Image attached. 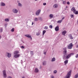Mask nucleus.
Instances as JSON below:
<instances>
[{"mask_svg":"<svg viewBox=\"0 0 78 78\" xmlns=\"http://www.w3.org/2000/svg\"><path fill=\"white\" fill-rule=\"evenodd\" d=\"M63 50H64L63 52L64 55L63 56V59H68L70 58L71 56L74 55L75 54L74 53H73L68 55L67 53V48H63Z\"/></svg>","mask_w":78,"mask_h":78,"instance_id":"nucleus-1","label":"nucleus"},{"mask_svg":"<svg viewBox=\"0 0 78 78\" xmlns=\"http://www.w3.org/2000/svg\"><path fill=\"white\" fill-rule=\"evenodd\" d=\"M72 72V70H70L67 73L66 76L65 77V78H70L71 76V73Z\"/></svg>","mask_w":78,"mask_h":78,"instance_id":"nucleus-2","label":"nucleus"},{"mask_svg":"<svg viewBox=\"0 0 78 78\" xmlns=\"http://www.w3.org/2000/svg\"><path fill=\"white\" fill-rule=\"evenodd\" d=\"M3 76L4 78H6L7 77V75H6V70H4L3 71Z\"/></svg>","mask_w":78,"mask_h":78,"instance_id":"nucleus-3","label":"nucleus"},{"mask_svg":"<svg viewBox=\"0 0 78 78\" xmlns=\"http://www.w3.org/2000/svg\"><path fill=\"white\" fill-rule=\"evenodd\" d=\"M72 47H73V44L71 43L68 46V49H72Z\"/></svg>","mask_w":78,"mask_h":78,"instance_id":"nucleus-4","label":"nucleus"},{"mask_svg":"<svg viewBox=\"0 0 78 78\" xmlns=\"http://www.w3.org/2000/svg\"><path fill=\"white\" fill-rule=\"evenodd\" d=\"M41 9H39L38 10H37L36 12V16H39V14H40V13H41Z\"/></svg>","mask_w":78,"mask_h":78,"instance_id":"nucleus-5","label":"nucleus"},{"mask_svg":"<svg viewBox=\"0 0 78 78\" xmlns=\"http://www.w3.org/2000/svg\"><path fill=\"white\" fill-rule=\"evenodd\" d=\"M12 11L15 14H16V13L18 12V10L16 9H13L12 10Z\"/></svg>","mask_w":78,"mask_h":78,"instance_id":"nucleus-6","label":"nucleus"},{"mask_svg":"<svg viewBox=\"0 0 78 78\" xmlns=\"http://www.w3.org/2000/svg\"><path fill=\"white\" fill-rule=\"evenodd\" d=\"M25 36H26V37H28V38H29L30 40H32V37H31V36H30V34H27L25 35Z\"/></svg>","mask_w":78,"mask_h":78,"instance_id":"nucleus-7","label":"nucleus"},{"mask_svg":"<svg viewBox=\"0 0 78 78\" xmlns=\"http://www.w3.org/2000/svg\"><path fill=\"white\" fill-rule=\"evenodd\" d=\"M19 56H20V54H16L14 56V58H19Z\"/></svg>","mask_w":78,"mask_h":78,"instance_id":"nucleus-8","label":"nucleus"},{"mask_svg":"<svg viewBox=\"0 0 78 78\" xmlns=\"http://www.w3.org/2000/svg\"><path fill=\"white\" fill-rule=\"evenodd\" d=\"M66 33H67V31H66V30H64L62 32V34L63 36H65V34Z\"/></svg>","mask_w":78,"mask_h":78,"instance_id":"nucleus-9","label":"nucleus"},{"mask_svg":"<svg viewBox=\"0 0 78 78\" xmlns=\"http://www.w3.org/2000/svg\"><path fill=\"white\" fill-rule=\"evenodd\" d=\"M55 30L56 31H58L59 30V26H57L55 28Z\"/></svg>","mask_w":78,"mask_h":78,"instance_id":"nucleus-10","label":"nucleus"},{"mask_svg":"<svg viewBox=\"0 0 78 78\" xmlns=\"http://www.w3.org/2000/svg\"><path fill=\"white\" fill-rule=\"evenodd\" d=\"M68 36L70 39H73V37H72V34H71L68 35Z\"/></svg>","mask_w":78,"mask_h":78,"instance_id":"nucleus-11","label":"nucleus"},{"mask_svg":"<svg viewBox=\"0 0 78 78\" xmlns=\"http://www.w3.org/2000/svg\"><path fill=\"white\" fill-rule=\"evenodd\" d=\"M39 69H37V68H36L35 69L34 72L35 73H38V72H39Z\"/></svg>","mask_w":78,"mask_h":78,"instance_id":"nucleus-12","label":"nucleus"},{"mask_svg":"<svg viewBox=\"0 0 78 78\" xmlns=\"http://www.w3.org/2000/svg\"><path fill=\"white\" fill-rule=\"evenodd\" d=\"M0 5L2 6H6V4H5L3 2H1Z\"/></svg>","mask_w":78,"mask_h":78,"instance_id":"nucleus-13","label":"nucleus"},{"mask_svg":"<svg viewBox=\"0 0 78 78\" xmlns=\"http://www.w3.org/2000/svg\"><path fill=\"white\" fill-rule=\"evenodd\" d=\"M53 7L54 8H56L58 7V5L57 4H55L54 5Z\"/></svg>","mask_w":78,"mask_h":78,"instance_id":"nucleus-14","label":"nucleus"},{"mask_svg":"<svg viewBox=\"0 0 78 78\" xmlns=\"http://www.w3.org/2000/svg\"><path fill=\"white\" fill-rule=\"evenodd\" d=\"M19 51H15V52H14V55H17V54H18V53H19Z\"/></svg>","mask_w":78,"mask_h":78,"instance_id":"nucleus-15","label":"nucleus"},{"mask_svg":"<svg viewBox=\"0 0 78 78\" xmlns=\"http://www.w3.org/2000/svg\"><path fill=\"white\" fill-rule=\"evenodd\" d=\"M49 17L51 18V19H52L53 17V15L52 14H51L49 15Z\"/></svg>","mask_w":78,"mask_h":78,"instance_id":"nucleus-16","label":"nucleus"},{"mask_svg":"<svg viewBox=\"0 0 78 78\" xmlns=\"http://www.w3.org/2000/svg\"><path fill=\"white\" fill-rule=\"evenodd\" d=\"M5 22H9V19L8 18H6L5 19Z\"/></svg>","mask_w":78,"mask_h":78,"instance_id":"nucleus-17","label":"nucleus"},{"mask_svg":"<svg viewBox=\"0 0 78 78\" xmlns=\"http://www.w3.org/2000/svg\"><path fill=\"white\" fill-rule=\"evenodd\" d=\"M62 20L58 21H57V23H61V22H62Z\"/></svg>","mask_w":78,"mask_h":78,"instance_id":"nucleus-18","label":"nucleus"},{"mask_svg":"<svg viewBox=\"0 0 78 78\" xmlns=\"http://www.w3.org/2000/svg\"><path fill=\"white\" fill-rule=\"evenodd\" d=\"M7 55H8V58H10V57L11 56V53H8L7 54Z\"/></svg>","mask_w":78,"mask_h":78,"instance_id":"nucleus-19","label":"nucleus"},{"mask_svg":"<svg viewBox=\"0 0 78 78\" xmlns=\"http://www.w3.org/2000/svg\"><path fill=\"white\" fill-rule=\"evenodd\" d=\"M71 11H76V9H75V8L73 7L71 9Z\"/></svg>","mask_w":78,"mask_h":78,"instance_id":"nucleus-20","label":"nucleus"},{"mask_svg":"<svg viewBox=\"0 0 78 78\" xmlns=\"http://www.w3.org/2000/svg\"><path fill=\"white\" fill-rule=\"evenodd\" d=\"M55 60H56V59H55V57H53L51 60L52 62H53V61H55Z\"/></svg>","mask_w":78,"mask_h":78,"instance_id":"nucleus-21","label":"nucleus"},{"mask_svg":"<svg viewBox=\"0 0 78 78\" xmlns=\"http://www.w3.org/2000/svg\"><path fill=\"white\" fill-rule=\"evenodd\" d=\"M43 66H45V65H46V61H44L43 62Z\"/></svg>","mask_w":78,"mask_h":78,"instance_id":"nucleus-22","label":"nucleus"},{"mask_svg":"<svg viewBox=\"0 0 78 78\" xmlns=\"http://www.w3.org/2000/svg\"><path fill=\"white\" fill-rule=\"evenodd\" d=\"M18 5L19 6H20V7H22V5L21 3H18Z\"/></svg>","mask_w":78,"mask_h":78,"instance_id":"nucleus-23","label":"nucleus"},{"mask_svg":"<svg viewBox=\"0 0 78 78\" xmlns=\"http://www.w3.org/2000/svg\"><path fill=\"white\" fill-rule=\"evenodd\" d=\"M34 20L36 22H37L39 20V19L37 18H35Z\"/></svg>","mask_w":78,"mask_h":78,"instance_id":"nucleus-24","label":"nucleus"},{"mask_svg":"<svg viewBox=\"0 0 78 78\" xmlns=\"http://www.w3.org/2000/svg\"><path fill=\"white\" fill-rule=\"evenodd\" d=\"M73 12L75 14H78V11H73Z\"/></svg>","mask_w":78,"mask_h":78,"instance_id":"nucleus-25","label":"nucleus"},{"mask_svg":"<svg viewBox=\"0 0 78 78\" xmlns=\"http://www.w3.org/2000/svg\"><path fill=\"white\" fill-rule=\"evenodd\" d=\"M64 63L65 64H67V63H68V60H66L64 62Z\"/></svg>","mask_w":78,"mask_h":78,"instance_id":"nucleus-26","label":"nucleus"},{"mask_svg":"<svg viewBox=\"0 0 78 78\" xmlns=\"http://www.w3.org/2000/svg\"><path fill=\"white\" fill-rule=\"evenodd\" d=\"M78 77V73H77L76 74L75 76V78H77Z\"/></svg>","mask_w":78,"mask_h":78,"instance_id":"nucleus-27","label":"nucleus"},{"mask_svg":"<svg viewBox=\"0 0 78 78\" xmlns=\"http://www.w3.org/2000/svg\"><path fill=\"white\" fill-rule=\"evenodd\" d=\"M39 20H41V21H42V20H43V19H42V17H40L38 18Z\"/></svg>","mask_w":78,"mask_h":78,"instance_id":"nucleus-28","label":"nucleus"},{"mask_svg":"<svg viewBox=\"0 0 78 78\" xmlns=\"http://www.w3.org/2000/svg\"><path fill=\"white\" fill-rule=\"evenodd\" d=\"M66 4V1H64L63 2V5Z\"/></svg>","mask_w":78,"mask_h":78,"instance_id":"nucleus-29","label":"nucleus"},{"mask_svg":"<svg viewBox=\"0 0 78 78\" xmlns=\"http://www.w3.org/2000/svg\"><path fill=\"white\" fill-rule=\"evenodd\" d=\"M45 33H46V30H44L43 31V35H44V34H45Z\"/></svg>","mask_w":78,"mask_h":78,"instance_id":"nucleus-30","label":"nucleus"},{"mask_svg":"<svg viewBox=\"0 0 78 78\" xmlns=\"http://www.w3.org/2000/svg\"><path fill=\"white\" fill-rule=\"evenodd\" d=\"M48 27H47V26H45L44 27V29H45V30H47V29H48Z\"/></svg>","mask_w":78,"mask_h":78,"instance_id":"nucleus-31","label":"nucleus"},{"mask_svg":"<svg viewBox=\"0 0 78 78\" xmlns=\"http://www.w3.org/2000/svg\"><path fill=\"white\" fill-rule=\"evenodd\" d=\"M11 31H12V32L14 31V28H12L11 30Z\"/></svg>","mask_w":78,"mask_h":78,"instance_id":"nucleus-32","label":"nucleus"},{"mask_svg":"<svg viewBox=\"0 0 78 78\" xmlns=\"http://www.w3.org/2000/svg\"><path fill=\"white\" fill-rule=\"evenodd\" d=\"M30 54L32 55H34V54L33 53V51H31L30 52Z\"/></svg>","mask_w":78,"mask_h":78,"instance_id":"nucleus-33","label":"nucleus"},{"mask_svg":"<svg viewBox=\"0 0 78 78\" xmlns=\"http://www.w3.org/2000/svg\"><path fill=\"white\" fill-rule=\"evenodd\" d=\"M37 36H39L40 35V33L39 32H38L36 33Z\"/></svg>","mask_w":78,"mask_h":78,"instance_id":"nucleus-34","label":"nucleus"},{"mask_svg":"<svg viewBox=\"0 0 78 78\" xmlns=\"http://www.w3.org/2000/svg\"><path fill=\"white\" fill-rule=\"evenodd\" d=\"M2 31H3V28H2L0 29V32H1V33H2Z\"/></svg>","mask_w":78,"mask_h":78,"instance_id":"nucleus-35","label":"nucleus"},{"mask_svg":"<svg viewBox=\"0 0 78 78\" xmlns=\"http://www.w3.org/2000/svg\"><path fill=\"white\" fill-rule=\"evenodd\" d=\"M70 16V17H71V18H73V17H74L73 15H71Z\"/></svg>","mask_w":78,"mask_h":78,"instance_id":"nucleus-36","label":"nucleus"},{"mask_svg":"<svg viewBox=\"0 0 78 78\" xmlns=\"http://www.w3.org/2000/svg\"><path fill=\"white\" fill-rule=\"evenodd\" d=\"M21 48L23 49V48H25V47H24V46H21Z\"/></svg>","mask_w":78,"mask_h":78,"instance_id":"nucleus-37","label":"nucleus"},{"mask_svg":"<svg viewBox=\"0 0 78 78\" xmlns=\"http://www.w3.org/2000/svg\"><path fill=\"white\" fill-rule=\"evenodd\" d=\"M49 27L51 28H53V26L51 25H50L49 26Z\"/></svg>","mask_w":78,"mask_h":78,"instance_id":"nucleus-38","label":"nucleus"},{"mask_svg":"<svg viewBox=\"0 0 78 78\" xmlns=\"http://www.w3.org/2000/svg\"><path fill=\"white\" fill-rule=\"evenodd\" d=\"M54 73H57V71L56 70H55L54 71Z\"/></svg>","mask_w":78,"mask_h":78,"instance_id":"nucleus-39","label":"nucleus"},{"mask_svg":"<svg viewBox=\"0 0 78 78\" xmlns=\"http://www.w3.org/2000/svg\"><path fill=\"white\" fill-rule=\"evenodd\" d=\"M67 5H70V2H67Z\"/></svg>","mask_w":78,"mask_h":78,"instance_id":"nucleus-40","label":"nucleus"},{"mask_svg":"<svg viewBox=\"0 0 78 78\" xmlns=\"http://www.w3.org/2000/svg\"><path fill=\"white\" fill-rule=\"evenodd\" d=\"M43 5L44 6H45V5H46V3H43Z\"/></svg>","mask_w":78,"mask_h":78,"instance_id":"nucleus-41","label":"nucleus"},{"mask_svg":"<svg viewBox=\"0 0 78 78\" xmlns=\"http://www.w3.org/2000/svg\"><path fill=\"white\" fill-rule=\"evenodd\" d=\"M7 78H12V77L11 76H8L7 77Z\"/></svg>","mask_w":78,"mask_h":78,"instance_id":"nucleus-42","label":"nucleus"},{"mask_svg":"<svg viewBox=\"0 0 78 78\" xmlns=\"http://www.w3.org/2000/svg\"><path fill=\"white\" fill-rule=\"evenodd\" d=\"M51 78H54V76H53V75L51 76Z\"/></svg>","mask_w":78,"mask_h":78,"instance_id":"nucleus-43","label":"nucleus"},{"mask_svg":"<svg viewBox=\"0 0 78 78\" xmlns=\"http://www.w3.org/2000/svg\"><path fill=\"white\" fill-rule=\"evenodd\" d=\"M46 52H44V55H46Z\"/></svg>","mask_w":78,"mask_h":78,"instance_id":"nucleus-44","label":"nucleus"},{"mask_svg":"<svg viewBox=\"0 0 78 78\" xmlns=\"http://www.w3.org/2000/svg\"><path fill=\"white\" fill-rule=\"evenodd\" d=\"M22 60H21V63L22 64Z\"/></svg>","mask_w":78,"mask_h":78,"instance_id":"nucleus-45","label":"nucleus"},{"mask_svg":"<svg viewBox=\"0 0 78 78\" xmlns=\"http://www.w3.org/2000/svg\"><path fill=\"white\" fill-rule=\"evenodd\" d=\"M34 24V23L33 22H32V25H33Z\"/></svg>","mask_w":78,"mask_h":78,"instance_id":"nucleus-46","label":"nucleus"},{"mask_svg":"<svg viewBox=\"0 0 78 78\" xmlns=\"http://www.w3.org/2000/svg\"><path fill=\"white\" fill-rule=\"evenodd\" d=\"M76 48H78V45H77L76 47Z\"/></svg>","mask_w":78,"mask_h":78,"instance_id":"nucleus-47","label":"nucleus"},{"mask_svg":"<svg viewBox=\"0 0 78 78\" xmlns=\"http://www.w3.org/2000/svg\"><path fill=\"white\" fill-rule=\"evenodd\" d=\"M64 19V17H63L62 19V20H63V19Z\"/></svg>","mask_w":78,"mask_h":78,"instance_id":"nucleus-48","label":"nucleus"},{"mask_svg":"<svg viewBox=\"0 0 78 78\" xmlns=\"http://www.w3.org/2000/svg\"><path fill=\"white\" fill-rule=\"evenodd\" d=\"M22 78H25V77H24V76H23L22 77Z\"/></svg>","mask_w":78,"mask_h":78,"instance_id":"nucleus-49","label":"nucleus"},{"mask_svg":"<svg viewBox=\"0 0 78 78\" xmlns=\"http://www.w3.org/2000/svg\"><path fill=\"white\" fill-rule=\"evenodd\" d=\"M35 1H37V0H35Z\"/></svg>","mask_w":78,"mask_h":78,"instance_id":"nucleus-50","label":"nucleus"},{"mask_svg":"<svg viewBox=\"0 0 78 78\" xmlns=\"http://www.w3.org/2000/svg\"><path fill=\"white\" fill-rule=\"evenodd\" d=\"M66 8H67V6H66Z\"/></svg>","mask_w":78,"mask_h":78,"instance_id":"nucleus-51","label":"nucleus"},{"mask_svg":"<svg viewBox=\"0 0 78 78\" xmlns=\"http://www.w3.org/2000/svg\"><path fill=\"white\" fill-rule=\"evenodd\" d=\"M0 37H1V36H0Z\"/></svg>","mask_w":78,"mask_h":78,"instance_id":"nucleus-52","label":"nucleus"},{"mask_svg":"<svg viewBox=\"0 0 78 78\" xmlns=\"http://www.w3.org/2000/svg\"><path fill=\"white\" fill-rule=\"evenodd\" d=\"M62 0V1H63V0Z\"/></svg>","mask_w":78,"mask_h":78,"instance_id":"nucleus-53","label":"nucleus"},{"mask_svg":"<svg viewBox=\"0 0 78 78\" xmlns=\"http://www.w3.org/2000/svg\"><path fill=\"white\" fill-rule=\"evenodd\" d=\"M77 31H78V30H77Z\"/></svg>","mask_w":78,"mask_h":78,"instance_id":"nucleus-54","label":"nucleus"}]
</instances>
